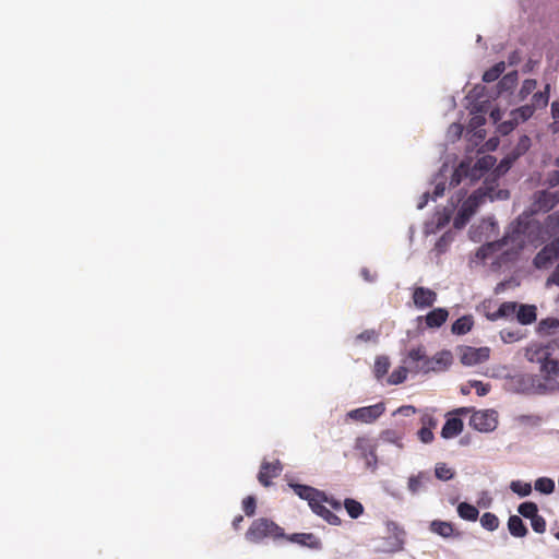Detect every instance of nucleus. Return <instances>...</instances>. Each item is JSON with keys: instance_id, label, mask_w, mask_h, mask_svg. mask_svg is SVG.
I'll return each instance as SVG.
<instances>
[{"instance_id": "72a5a7b5", "label": "nucleus", "mask_w": 559, "mask_h": 559, "mask_svg": "<svg viewBox=\"0 0 559 559\" xmlns=\"http://www.w3.org/2000/svg\"><path fill=\"white\" fill-rule=\"evenodd\" d=\"M499 524L498 516L491 512H486L480 516V525L486 531L493 532L498 530Z\"/></svg>"}, {"instance_id": "5fc2aeb1", "label": "nucleus", "mask_w": 559, "mask_h": 559, "mask_svg": "<svg viewBox=\"0 0 559 559\" xmlns=\"http://www.w3.org/2000/svg\"><path fill=\"white\" fill-rule=\"evenodd\" d=\"M462 132H463V127L462 124L460 123H452L450 124V127L448 128V131H447V139L451 142H454L456 141L457 139L461 138L462 135Z\"/></svg>"}, {"instance_id": "1a4fd4ad", "label": "nucleus", "mask_w": 559, "mask_h": 559, "mask_svg": "<svg viewBox=\"0 0 559 559\" xmlns=\"http://www.w3.org/2000/svg\"><path fill=\"white\" fill-rule=\"evenodd\" d=\"M430 357L426 355V350L424 347L419 346L416 348H412L407 358L404 360V364L409 365V370L413 373H423L427 374L433 370V367L430 365Z\"/></svg>"}, {"instance_id": "de8ad7c7", "label": "nucleus", "mask_w": 559, "mask_h": 559, "mask_svg": "<svg viewBox=\"0 0 559 559\" xmlns=\"http://www.w3.org/2000/svg\"><path fill=\"white\" fill-rule=\"evenodd\" d=\"M524 336L521 330H508L504 329L500 332V338L503 343L510 344L522 340Z\"/></svg>"}, {"instance_id": "39448f33", "label": "nucleus", "mask_w": 559, "mask_h": 559, "mask_svg": "<svg viewBox=\"0 0 559 559\" xmlns=\"http://www.w3.org/2000/svg\"><path fill=\"white\" fill-rule=\"evenodd\" d=\"M516 390L522 393L546 394L559 391V382L538 374H518L513 378Z\"/></svg>"}, {"instance_id": "79ce46f5", "label": "nucleus", "mask_w": 559, "mask_h": 559, "mask_svg": "<svg viewBox=\"0 0 559 559\" xmlns=\"http://www.w3.org/2000/svg\"><path fill=\"white\" fill-rule=\"evenodd\" d=\"M550 84H546L543 92H537L533 95L534 108H544L547 106L549 100Z\"/></svg>"}, {"instance_id": "338daca9", "label": "nucleus", "mask_w": 559, "mask_h": 559, "mask_svg": "<svg viewBox=\"0 0 559 559\" xmlns=\"http://www.w3.org/2000/svg\"><path fill=\"white\" fill-rule=\"evenodd\" d=\"M551 285L559 286V264L556 266L554 272L550 274V276L546 281V287H549Z\"/></svg>"}, {"instance_id": "0e129e2a", "label": "nucleus", "mask_w": 559, "mask_h": 559, "mask_svg": "<svg viewBox=\"0 0 559 559\" xmlns=\"http://www.w3.org/2000/svg\"><path fill=\"white\" fill-rule=\"evenodd\" d=\"M492 503V498L488 491H481L479 498L477 500V504L481 508H490Z\"/></svg>"}, {"instance_id": "b1692460", "label": "nucleus", "mask_w": 559, "mask_h": 559, "mask_svg": "<svg viewBox=\"0 0 559 559\" xmlns=\"http://www.w3.org/2000/svg\"><path fill=\"white\" fill-rule=\"evenodd\" d=\"M463 430V421L460 418H449L441 430V436L444 439H451L460 435Z\"/></svg>"}, {"instance_id": "c9c22d12", "label": "nucleus", "mask_w": 559, "mask_h": 559, "mask_svg": "<svg viewBox=\"0 0 559 559\" xmlns=\"http://www.w3.org/2000/svg\"><path fill=\"white\" fill-rule=\"evenodd\" d=\"M448 171V166L443 165L440 169L439 174L435 178V190L432 199L436 200L439 197H442L445 191V183L441 179H445V173Z\"/></svg>"}, {"instance_id": "13d9d810", "label": "nucleus", "mask_w": 559, "mask_h": 559, "mask_svg": "<svg viewBox=\"0 0 559 559\" xmlns=\"http://www.w3.org/2000/svg\"><path fill=\"white\" fill-rule=\"evenodd\" d=\"M518 120L516 118H514L512 116V119L508 120V121H503L502 123H500L498 126V131L499 133H501L502 135H507L509 134L518 124Z\"/></svg>"}, {"instance_id": "49530a36", "label": "nucleus", "mask_w": 559, "mask_h": 559, "mask_svg": "<svg viewBox=\"0 0 559 559\" xmlns=\"http://www.w3.org/2000/svg\"><path fill=\"white\" fill-rule=\"evenodd\" d=\"M545 229L548 234L554 235L559 231V211L549 214L545 219Z\"/></svg>"}, {"instance_id": "20e7f679", "label": "nucleus", "mask_w": 559, "mask_h": 559, "mask_svg": "<svg viewBox=\"0 0 559 559\" xmlns=\"http://www.w3.org/2000/svg\"><path fill=\"white\" fill-rule=\"evenodd\" d=\"M496 164V158L491 155H485L477 159L474 166H471V160H462L452 174L450 185L455 187L460 185L462 178H467L471 182L478 180L485 171L492 168Z\"/></svg>"}, {"instance_id": "3c124183", "label": "nucleus", "mask_w": 559, "mask_h": 559, "mask_svg": "<svg viewBox=\"0 0 559 559\" xmlns=\"http://www.w3.org/2000/svg\"><path fill=\"white\" fill-rule=\"evenodd\" d=\"M534 111H535L534 106L525 105V106H522V107L515 109L514 111H512V116L514 118H516L518 122L520 120L526 121L528 118H531L533 116Z\"/></svg>"}, {"instance_id": "4d7b16f0", "label": "nucleus", "mask_w": 559, "mask_h": 559, "mask_svg": "<svg viewBox=\"0 0 559 559\" xmlns=\"http://www.w3.org/2000/svg\"><path fill=\"white\" fill-rule=\"evenodd\" d=\"M532 141L527 135L520 136L516 145L514 146L515 150H518V153L524 155L531 147Z\"/></svg>"}, {"instance_id": "c03bdc74", "label": "nucleus", "mask_w": 559, "mask_h": 559, "mask_svg": "<svg viewBox=\"0 0 559 559\" xmlns=\"http://www.w3.org/2000/svg\"><path fill=\"white\" fill-rule=\"evenodd\" d=\"M518 512L525 519L530 521L538 514L537 504L531 501L523 502L519 506Z\"/></svg>"}, {"instance_id": "412c9836", "label": "nucleus", "mask_w": 559, "mask_h": 559, "mask_svg": "<svg viewBox=\"0 0 559 559\" xmlns=\"http://www.w3.org/2000/svg\"><path fill=\"white\" fill-rule=\"evenodd\" d=\"M549 346H543L539 344H532L525 350V357L528 361L538 362L542 365L544 359L550 356Z\"/></svg>"}, {"instance_id": "603ef678", "label": "nucleus", "mask_w": 559, "mask_h": 559, "mask_svg": "<svg viewBox=\"0 0 559 559\" xmlns=\"http://www.w3.org/2000/svg\"><path fill=\"white\" fill-rule=\"evenodd\" d=\"M537 86L536 80L527 79L523 82L522 87L519 92L520 100H524Z\"/></svg>"}, {"instance_id": "aec40b11", "label": "nucleus", "mask_w": 559, "mask_h": 559, "mask_svg": "<svg viewBox=\"0 0 559 559\" xmlns=\"http://www.w3.org/2000/svg\"><path fill=\"white\" fill-rule=\"evenodd\" d=\"M403 439L404 433L402 431L396 429H385L380 432L378 443L393 444L401 450L404 448Z\"/></svg>"}, {"instance_id": "c756f323", "label": "nucleus", "mask_w": 559, "mask_h": 559, "mask_svg": "<svg viewBox=\"0 0 559 559\" xmlns=\"http://www.w3.org/2000/svg\"><path fill=\"white\" fill-rule=\"evenodd\" d=\"M542 378L555 379L559 376V361L547 357L540 365Z\"/></svg>"}, {"instance_id": "cd10ccee", "label": "nucleus", "mask_w": 559, "mask_h": 559, "mask_svg": "<svg viewBox=\"0 0 559 559\" xmlns=\"http://www.w3.org/2000/svg\"><path fill=\"white\" fill-rule=\"evenodd\" d=\"M473 325V317L463 316L453 322L451 331L455 335H464L472 330Z\"/></svg>"}, {"instance_id": "8fccbe9b", "label": "nucleus", "mask_w": 559, "mask_h": 559, "mask_svg": "<svg viewBox=\"0 0 559 559\" xmlns=\"http://www.w3.org/2000/svg\"><path fill=\"white\" fill-rule=\"evenodd\" d=\"M559 328V320L556 318H547L539 322L538 331L540 333L550 334Z\"/></svg>"}, {"instance_id": "c85d7f7f", "label": "nucleus", "mask_w": 559, "mask_h": 559, "mask_svg": "<svg viewBox=\"0 0 559 559\" xmlns=\"http://www.w3.org/2000/svg\"><path fill=\"white\" fill-rule=\"evenodd\" d=\"M456 511L462 520L469 522H475L479 515L478 509L475 506L469 504L467 502L459 503Z\"/></svg>"}, {"instance_id": "ddd939ff", "label": "nucleus", "mask_w": 559, "mask_h": 559, "mask_svg": "<svg viewBox=\"0 0 559 559\" xmlns=\"http://www.w3.org/2000/svg\"><path fill=\"white\" fill-rule=\"evenodd\" d=\"M489 347H471L466 346L461 349V362L464 366H475L486 361L489 358Z\"/></svg>"}, {"instance_id": "393cba45", "label": "nucleus", "mask_w": 559, "mask_h": 559, "mask_svg": "<svg viewBox=\"0 0 559 559\" xmlns=\"http://www.w3.org/2000/svg\"><path fill=\"white\" fill-rule=\"evenodd\" d=\"M519 80L518 71H511L502 76L497 85L498 95L511 93Z\"/></svg>"}, {"instance_id": "09e8293b", "label": "nucleus", "mask_w": 559, "mask_h": 559, "mask_svg": "<svg viewBox=\"0 0 559 559\" xmlns=\"http://www.w3.org/2000/svg\"><path fill=\"white\" fill-rule=\"evenodd\" d=\"M485 123V118L484 116L481 115H474L469 121V128H472L473 130H475V133L474 135L478 139V140H483L484 136H485V133L481 129H479L483 124Z\"/></svg>"}, {"instance_id": "f8f14e48", "label": "nucleus", "mask_w": 559, "mask_h": 559, "mask_svg": "<svg viewBox=\"0 0 559 559\" xmlns=\"http://www.w3.org/2000/svg\"><path fill=\"white\" fill-rule=\"evenodd\" d=\"M559 203V192H549L546 190L534 193L531 205V214L547 213Z\"/></svg>"}, {"instance_id": "2f4dec72", "label": "nucleus", "mask_w": 559, "mask_h": 559, "mask_svg": "<svg viewBox=\"0 0 559 559\" xmlns=\"http://www.w3.org/2000/svg\"><path fill=\"white\" fill-rule=\"evenodd\" d=\"M430 530L442 537H450L453 534V526L450 522L435 520L430 523Z\"/></svg>"}, {"instance_id": "bb28decb", "label": "nucleus", "mask_w": 559, "mask_h": 559, "mask_svg": "<svg viewBox=\"0 0 559 559\" xmlns=\"http://www.w3.org/2000/svg\"><path fill=\"white\" fill-rule=\"evenodd\" d=\"M508 530L514 537H524L527 534V527L519 515H511L508 520Z\"/></svg>"}, {"instance_id": "e433bc0d", "label": "nucleus", "mask_w": 559, "mask_h": 559, "mask_svg": "<svg viewBox=\"0 0 559 559\" xmlns=\"http://www.w3.org/2000/svg\"><path fill=\"white\" fill-rule=\"evenodd\" d=\"M408 372H411L409 365H407V367L406 366L399 367L390 374V377L388 379V383L392 384V385H397V384L403 383L406 380Z\"/></svg>"}, {"instance_id": "5701e85b", "label": "nucleus", "mask_w": 559, "mask_h": 559, "mask_svg": "<svg viewBox=\"0 0 559 559\" xmlns=\"http://www.w3.org/2000/svg\"><path fill=\"white\" fill-rule=\"evenodd\" d=\"M449 312L444 308H436L426 314L425 321L428 328H440L448 319Z\"/></svg>"}, {"instance_id": "774afa93", "label": "nucleus", "mask_w": 559, "mask_h": 559, "mask_svg": "<svg viewBox=\"0 0 559 559\" xmlns=\"http://www.w3.org/2000/svg\"><path fill=\"white\" fill-rule=\"evenodd\" d=\"M547 183L549 187H556L559 185V170H552L548 174Z\"/></svg>"}, {"instance_id": "4be33fe9", "label": "nucleus", "mask_w": 559, "mask_h": 559, "mask_svg": "<svg viewBox=\"0 0 559 559\" xmlns=\"http://www.w3.org/2000/svg\"><path fill=\"white\" fill-rule=\"evenodd\" d=\"M430 365L433 367V372L443 371L452 364V354L450 350H441L435 356L430 357Z\"/></svg>"}, {"instance_id": "473e14b6", "label": "nucleus", "mask_w": 559, "mask_h": 559, "mask_svg": "<svg viewBox=\"0 0 559 559\" xmlns=\"http://www.w3.org/2000/svg\"><path fill=\"white\" fill-rule=\"evenodd\" d=\"M506 70V63L503 61H500L492 66L490 69L485 71L483 74V81L486 83H491L499 79V76L504 72Z\"/></svg>"}, {"instance_id": "423d86ee", "label": "nucleus", "mask_w": 559, "mask_h": 559, "mask_svg": "<svg viewBox=\"0 0 559 559\" xmlns=\"http://www.w3.org/2000/svg\"><path fill=\"white\" fill-rule=\"evenodd\" d=\"M486 198H489L490 201L493 200V195L491 193L479 188L474 191L466 200H464L456 216L454 217V227L457 229L463 228Z\"/></svg>"}, {"instance_id": "6ab92c4d", "label": "nucleus", "mask_w": 559, "mask_h": 559, "mask_svg": "<svg viewBox=\"0 0 559 559\" xmlns=\"http://www.w3.org/2000/svg\"><path fill=\"white\" fill-rule=\"evenodd\" d=\"M430 480L431 475L429 472H419L417 475L408 477L407 489L412 495H417Z\"/></svg>"}, {"instance_id": "a18cd8bd", "label": "nucleus", "mask_w": 559, "mask_h": 559, "mask_svg": "<svg viewBox=\"0 0 559 559\" xmlns=\"http://www.w3.org/2000/svg\"><path fill=\"white\" fill-rule=\"evenodd\" d=\"M435 476L443 481L450 480L454 476V472L445 463H437L435 467Z\"/></svg>"}, {"instance_id": "0eeeda50", "label": "nucleus", "mask_w": 559, "mask_h": 559, "mask_svg": "<svg viewBox=\"0 0 559 559\" xmlns=\"http://www.w3.org/2000/svg\"><path fill=\"white\" fill-rule=\"evenodd\" d=\"M466 195V191L459 190L455 197L451 198V206L444 207L442 211H438L433 217L426 223L425 233L426 234H435L437 230L443 228L452 216L454 209L463 201Z\"/></svg>"}, {"instance_id": "a878e982", "label": "nucleus", "mask_w": 559, "mask_h": 559, "mask_svg": "<svg viewBox=\"0 0 559 559\" xmlns=\"http://www.w3.org/2000/svg\"><path fill=\"white\" fill-rule=\"evenodd\" d=\"M516 319L521 324H531L536 320V307L521 305L516 311Z\"/></svg>"}, {"instance_id": "37998d69", "label": "nucleus", "mask_w": 559, "mask_h": 559, "mask_svg": "<svg viewBox=\"0 0 559 559\" xmlns=\"http://www.w3.org/2000/svg\"><path fill=\"white\" fill-rule=\"evenodd\" d=\"M518 311V305L515 302H503L498 311L493 313L490 319L496 320L498 318L513 316Z\"/></svg>"}, {"instance_id": "6e6d98bb", "label": "nucleus", "mask_w": 559, "mask_h": 559, "mask_svg": "<svg viewBox=\"0 0 559 559\" xmlns=\"http://www.w3.org/2000/svg\"><path fill=\"white\" fill-rule=\"evenodd\" d=\"M531 526H532L534 532H536L538 534H543L546 531V521H545V519L542 515L536 514L531 520Z\"/></svg>"}, {"instance_id": "69168bd1", "label": "nucleus", "mask_w": 559, "mask_h": 559, "mask_svg": "<svg viewBox=\"0 0 559 559\" xmlns=\"http://www.w3.org/2000/svg\"><path fill=\"white\" fill-rule=\"evenodd\" d=\"M416 413V408L412 405H404L394 411L393 415H402L405 417H409Z\"/></svg>"}, {"instance_id": "9b49d317", "label": "nucleus", "mask_w": 559, "mask_h": 559, "mask_svg": "<svg viewBox=\"0 0 559 559\" xmlns=\"http://www.w3.org/2000/svg\"><path fill=\"white\" fill-rule=\"evenodd\" d=\"M497 417L493 409L478 411L471 416L469 425L480 432L493 431L498 424Z\"/></svg>"}, {"instance_id": "a19ab883", "label": "nucleus", "mask_w": 559, "mask_h": 559, "mask_svg": "<svg viewBox=\"0 0 559 559\" xmlns=\"http://www.w3.org/2000/svg\"><path fill=\"white\" fill-rule=\"evenodd\" d=\"M510 489L512 492L523 498L531 495L532 485L522 480H512L510 483Z\"/></svg>"}, {"instance_id": "58836bf2", "label": "nucleus", "mask_w": 559, "mask_h": 559, "mask_svg": "<svg viewBox=\"0 0 559 559\" xmlns=\"http://www.w3.org/2000/svg\"><path fill=\"white\" fill-rule=\"evenodd\" d=\"M453 241L452 234L450 231L444 233L436 242L433 252L436 255H441L449 249L451 242Z\"/></svg>"}, {"instance_id": "4468645a", "label": "nucleus", "mask_w": 559, "mask_h": 559, "mask_svg": "<svg viewBox=\"0 0 559 559\" xmlns=\"http://www.w3.org/2000/svg\"><path fill=\"white\" fill-rule=\"evenodd\" d=\"M283 540H287L292 544H296L300 547H305L311 550H321L322 542L312 533H294L286 534Z\"/></svg>"}, {"instance_id": "a211bd4d", "label": "nucleus", "mask_w": 559, "mask_h": 559, "mask_svg": "<svg viewBox=\"0 0 559 559\" xmlns=\"http://www.w3.org/2000/svg\"><path fill=\"white\" fill-rule=\"evenodd\" d=\"M281 472L282 465L280 461H275L274 463L263 462L258 474V479L261 485L267 487L271 484V479L278 476Z\"/></svg>"}, {"instance_id": "680f3d73", "label": "nucleus", "mask_w": 559, "mask_h": 559, "mask_svg": "<svg viewBox=\"0 0 559 559\" xmlns=\"http://www.w3.org/2000/svg\"><path fill=\"white\" fill-rule=\"evenodd\" d=\"M471 386L476 389V393H477L478 396L487 395L489 390H490V385L489 384H485L481 381H476V380L471 381Z\"/></svg>"}, {"instance_id": "7c9ffc66", "label": "nucleus", "mask_w": 559, "mask_h": 559, "mask_svg": "<svg viewBox=\"0 0 559 559\" xmlns=\"http://www.w3.org/2000/svg\"><path fill=\"white\" fill-rule=\"evenodd\" d=\"M359 448L362 451L366 467L374 472L378 468V456L376 452V445H369L368 448Z\"/></svg>"}, {"instance_id": "dca6fc26", "label": "nucleus", "mask_w": 559, "mask_h": 559, "mask_svg": "<svg viewBox=\"0 0 559 559\" xmlns=\"http://www.w3.org/2000/svg\"><path fill=\"white\" fill-rule=\"evenodd\" d=\"M497 228V222L492 216L484 218L479 225L472 226L469 229V237L475 242H480L488 239Z\"/></svg>"}, {"instance_id": "7ed1b4c3", "label": "nucleus", "mask_w": 559, "mask_h": 559, "mask_svg": "<svg viewBox=\"0 0 559 559\" xmlns=\"http://www.w3.org/2000/svg\"><path fill=\"white\" fill-rule=\"evenodd\" d=\"M247 542L260 545L264 544L265 540L270 539L274 543H278L286 537V533L283 527L276 524L273 520L267 518H259L252 521L248 531L245 534Z\"/></svg>"}, {"instance_id": "9d476101", "label": "nucleus", "mask_w": 559, "mask_h": 559, "mask_svg": "<svg viewBox=\"0 0 559 559\" xmlns=\"http://www.w3.org/2000/svg\"><path fill=\"white\" fill-rule=\"evenodd\" d=\"M385 412V404L379 402L377 404L352 409L347 413V418L360 421L364 424H371L376 421Z\"/></svg>"}, {"instance_id": "bf43d9fd", "label": "nucleus", "mask_w": 559, "mask_h": 559, "mask_svg": "<svg viewBox=\"0 0 559 559\" xmlns=\"http://www.w3.org/2000/svg\"><path fill=\"white\" fill-rule=\"evenodd\" d=\"M242 509H243L246 515H248V516L253 515L254 512H255V499H254V497L248 496L242 501Z\"/></svg>"}, {"instance_id": "f704fd0d", "label": "nucleus", "mask_w": 559, "mask_h": 559, "mask_svg": "<svg viewBox=\"0 0 559 559\" xmlns=\"http://www.w3.org/2000/svg\"><path fill=\"white\" fill-rule=\"evenodd\" d=\"M534 488L540 493L550 495L555 490V481L548 477H539L535 480Z\"/></svg>"}, {"instance_id": "4c0bfd02", "label": "nucleus", "mask_w": 559, "mask_h": 559, "mask_svg": "<svg viewBox=\"0 0 559 559\" xmlns=\"http://www.w3.org/2000/svg\"><path fill=\"white\" fill-rule=\"evenodd\" d=\"M390 368V360L386 356H378L374 361V376L378 380L383 378L384 374L388 373Z\"/></svg>"}, {"instance_id": "f3484780", "label": "nucleus", "mask_w": 559, "mask_h": 559, "mask_svg": "<svg viewBox=\"0 0 559 559\" xmlns=\"http://www.w3.org/2000/svg\"><path fill=\"white\" fill-rule=\"evenodd\" d=\"M437 301V294L427 287H415L413 292V302L417 309H426Z\"/></svg>"}, {"instance_id": "f257e3e1", "label": "nucleus", "mask_w": 559, "mask_h": 559, "mask_svg": "<svg viewBox=\"0 0 559 559\" xmlns=\"http://www.w3.org/2000/svg\"><path fill=\"white\" fill-rule=\"evenodd\" d=\"M525 245L524 227L520 219L510 226L502 239L483 245L476 252V257L486 260L490 255L500 252L502 260H511Z\"/></svg>"}, {"instance_id": "e2e57ef3", "label": "nucleus", "mask_w": 559, "mask_h": 559, "mask_svg": "<svg viewBox=\"0 0 559 559\" xmlns=\"http://www.w3.org/2000/svg\"><path fill=\"white\" fill-rule=\"evenodd\" d=\"M377 337H378V334L376 333L374 330H366V331L359 333L356 336V340L362 341V342H376Z\"/></svg>"}, {"instance_id": "052dcab7", "label": "nucleus", "mask_w": 559, "mask_h": 559, "mask_svg": "<svg viewBox=\"0 0 559 559\" xmlns=\"http://www.w3.org/2000/svg\"><path fill=\"white\" fill-rule=\"evenodd\" d=\"M418 438L423 443H430L433 440V432L429 427H421L418 432Z\"/></svg>"}, {"instance_id": "6e6552de", "label": "nucleus", "mask_w": 559, "mask_h": 559, "mask_svg": "<svg viewBox=\"0 0 559 559\" xmlns=\"http://www.w3.org/2000/svg\"><path fill=\"white\" fill-rule=\"evenodd\" d=\"M386 530L388 537L380 539L379 544L374 547L377 552H397L404 546V531L395 522H388Z\"/></svg>"}, {"instance_id": "864d4df0", "label": "nucleus", "mask_w": 559, "mask_h": 559, "mask_svg": "<svg viewBox=\"0 0 559 559\" xmlns=\"http://www.w3.org/2000/svg\"><path fill=\"white\" fill-rule=\"evenodd\" d=\"M513 163L514 162L508 155H506L495 168V175L498 177L504 175L511 168Z\"/></svg>"}, {"instance_id": "2eb2a0df", "label": "nucleus", "mask_w": 559, "mask_h": 559, "mask_svg": "<svg viewBox=\"0 0 559 559\" xmlns=\"http://www.w3.org/2000/svg\"><path fill=\"white\" fill-rule=\"evenodd\" d=\"M559 255V237L546 245L534 258V265L537 269L546 267Z\"/></svg>"}, {"instance_id": "f03ea898", "label": "nucleus", "mask_w": 559, "mask_h": 559, "mask_svg": "<svg viewBox=\"0 0 559 559\" xmlns=\"http://www.w3.org/2000/svg\"><path fill=\"white\" fill-rule=\"evenodd\" d=\"M289 487L293 488L299 498L308 501L311 510L317 515L332 525H338L341 523L340 518L323 506V501H328V497L322 491L307 485L293 483H289Z\"/></svg>"}, {"instance_id": "ea45409f", "label": "nucleus", "mask_w": 559, "mask_h": 559, "mask_svg": "<svg viewBox=\"0 0 559 559\" xmlns=\"http://www.w3.org/2000/svg\"><path fill=\"white\" fill-rule=\"evenodd\" d=\"M344 507L352 519H358L364 512L362 504L354 499H345Z\"/></svg>"}]
</instances>
